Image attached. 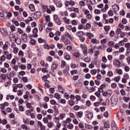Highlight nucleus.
Returning a JSON list of instances; mask_svg holds the SVG:
<instances>
[{
	"label": "nucleus",
	"mask_w": 130,
	"mask_h": 130,
	"mask_svg": "<svg viewBox=\"0 0 130 130\" xmlns=\"http://www.w3.org/2000/svg\"><path fill=\"white\" fill-rule=\"evenodd\" d=\"M58 89L59 92H60V93H62V94H64V92H66V89L61 86H59Z\"/></svg>",
	"instance_id": "13"
},
{
	"label": "nucleus",
	"mask_w": 130,
	"mask_h": 130,
	"mask_svg": "<svg viewBox=\"0 0 130 130\" xmlns=\"http://www.w3.org/2000/svg\"><path fill=\"white\" fill-rule=\"evenodd\" d=\"M129 79V75L128 74H125L122 78L121 82L124 84H125L127 82V80Z\"/></svg>",
	"instance_id": "3"
},
{
	"label": "nucleus",
	"mask_w": 130,
	"mask_h": 130,
	"mask_svg": "<svg viewBox=\"0 0 130 130\" xmlns=\"http://www.w3.org/2000/svg\"><path fill=\"white\" fill-rule=\"evenodd\" d=\"M102 61H103V62H107V58H106V57L104 56L102 58Z\"/></svg>",
	"instance_id": "61"
},
{
	"label": "nucleus",
	"mask_w": 130,
	"mask_h": 130,
	"mask_svg": "<svg viewBox=\"0 0 130 130\" xmlns=\"http://www.w3.org/2000/svg\"><path fill=\"white\" fill-rule=\"evenodd\" d=\"M124 46L126 48H130V43H126L124 44Z\"/></svg>",
	"instance_id": "62"
},
{
	"label": "nucleus",
	"mask_w": 130,
	"mask_h": 130,
	"mask_svg": "<svg viewBox=\"0 0 130 130\" xmlns=\"http://www.w3.org/2000/svg\"><path fill=\"white\" fill-rule=\"evenodd\" d=\"M94 106L98 107L99 105H101V102H95L93 103Z\"/></svg>",
	"instance_id": "43"
},
{
	"label": "nucleus",
	"mask_w": 130,
	"mask_h": 130,
	"mask_svg": "<svg viewBox=\"0 0 130 130\" xmlns=\"http://www.w3.org/2000/svg\"><path fill=\"white\" fill-rule=\"evenodd\" d=\"M73 54L75 57H79L80 56V53L79 52H74Z\"/></svg>",
	"instance_id": "54"
},
{
	"label": "nucleus",
	"mask_w": 130,
	"mask_h": 130,
	"mask_svg": "<svg viewBox=\"0 0 130 130\" xmlns=\"http://www.w3.org/2000/svg\"><path fill=\"white\" fill-rule=\"evenodd\" d=\"M126 60L127 61V63L130 66V57H127L126 59Z\"/></svg>",
	"instance_id": "64"
},
{
	"label": "nucleus",
	"mask_w": 130,
	"mask_h": 130,
	"mask_svg": "<svg viewBox=\"0 0 130 130\" xmlns=\"http://www.w3.org/2000/svg\"><path fill=\"white\" fill-rule=\"evenodd\" d=\"M94 14H95V15H99L101 13V11L98 9H95L94 11Z\"/></svg>",
	"instance_id": "40"
},
{
	"label": "nucleus",
	"mask_w": 130,
	"mask_h": 130,
	"mask_svg": "<svg viewBox=\"0 0 130 130\" xmlns=\"http://www.w3.org/2000/svg\"><path fill=\"white\" fill-rule=\"evenodd\" d=\"M71 67L72 69H76V68H78L79 67V65H78V64H76L75 63H72L71 64Z\"/></svg>",
	"instance_id": "47"
},
{
	"label": "nucleus",
	"mask_w": 130,
	"mask_h": 130,
	"mask_svg": "<svg viewBox=\"0 0 130 130\" xmlns=\"http://www.w3.org/2000/svg\"><path fill=\"white\" fill-rule=\"evenodd\" d=\"M73 122L74 124H79V121H78V119L74 118L73 120Z\"/></svg>",
	"instance_id": "57"
},
{
	"label": "nucleus",
	"mask_w": 130,
	"mask_h": 130,
	"mask_svg": "<svg viewBox=\"0 0 130 130\" xmlns=\"http://www.w3.org/2000/svg\"><path fill=\"white\" fill-rule=\"evenodd\" d=\"M63 22L64 23H66V24H70V19H67V17H64L63 18Z\"/></svg>",
	"instance_id": "29"
},
{
	"label": "nucleus",
	"mask_w": 130,
	"mask_h": 130,
	"mask_svg": "<svg viewBox=\"0 0 130 130\" xmlns=\"http://www.w3.org/2000/svg\"><path fill=\"white\" fill-rule=\"evenodd\" d=\"M111 101L113 106H114L116 104H117V99H116L113 97L112 98Z\"/></svg>",
	"instance_id": "11"
},
{
	"label": "nucleus",
	"mask_w": 130,
	"mask_h": 130,
	"mask_svg": "<svg viewBox=\"0 0 130 130\" xmlns=\"http://www.w3.org/2000/svg\"><path fill=\"white\" fill-rule=\"evenodd\" d=\"M38 32V29L37 28H35L33 30V37H38V34L37 33Z\"/></svg>",
	"instance_id": "9"
},
{
	"label": "nucleus",
	"mask_w": 130,
	"mask_h": 130,
	"mask_svg": "<svg viewBox=\"0 0 130 130\" xmlns=\"http://www.w3.org/2000/svg\"><path fill=\"white\" fill-rule=\"evenodd\" d=\"M41 12H36L33 16V18L34 19H35L36 20L37 19H39V18H40V17H41Z\"/></svg>",
	"instance_id": "7"
},
{
	"label": "nucleus",
	"mask_w": 130,
	"mask_h": 130,
	"mask_svg": "<svg viewBox=\"0 0 130 130\" xmlns=\"http://www.w3.org/2000/svg\"><path fill=\"white\" fill-rule=\"evenodd\" d=\"M87 22H88V20H87V19L82 18L81 19V24H86V23H87Z\"/></svg>",
	"instance_id": "36"
},
{
	"label": "nucleus",
	"mask_w": 130,
	"mask_h": 130,
	"mask_svg": "<svg viewBox=\"0 0 130 130\" xmlns=\"http://www.w3.org/2000/svg\"><path fill=\"white\" fill-rule=\"evenodd\" d=\"M11 47L12 48H13V53H14L15 54H17V53H18V52H19V48L17 47V46H16V44L14 43L12 44L11 45Z\"/></svg>",
	"instance_id": "6"
},
{
	"label": "nucleus",
	"mask_w": 130,
	"mask_h": 130,
	"mask_svg": "<svg viewBox=\"0 0 130 130\" xmlns=\"http://www.w3.org/2000/svg\"><path fill=\"white\" fill-rule=\"evenodd\" d=\"M73 12H75L76 13V14H79V11H80V9L79 8H76L75 7H73Z\"/></svg>",
	"instance_id": "44"
},
{
	"label": "nucleus",
	"mask_w": 130,
	"mask_h": 130,
	"mask_svg": "<svg viewBox=\"0 0 130 130\" xmlns=\"http://www.w3.org/2000/svg\"><path fill=\"white\" fill-rule=\"evenodd\" d=\"M85 5V2H84L83 1H80L79 2V5L81 7H84Z\"/></svg>",
	"instance_id": "63"
},
{
	"label": "nucleus",
	"mask_w": 130,
	"mask_h": 130,
	"mask_svg": "<svg viewBox=\"0 0 130 130\" xmlns=\"http://www.w3.org/2000/svg\"><path fill=\"white\" fill-rule=\"evenodd\" d=\"M64 43L66 45H68V44H72V42H71V41H70V40H66L64 41Z\"/></svg>",
	"instance_id": "49"
},
{
	"label": "nucleus",
	"mask_w": 130,
	"mask_h": 130,
	"mask_svg": "<svg viewBox=\"0 0 130 130\" xmlns=\"http://www.w3.org/2000/svg\"><path fill=\"white\" fill-rule=\"evenodd\" d=\"M21 128H22V129H25L27 130L28 129V127H27V126H26L24 124H22L20 126Z\"/></svg>",
	"instance_id": "53"
},
{
	"label": "nucleus",
	"mask_w": 130,
	"mask_h": 130,
	"mask_svg": "<svg viewBox=\"0 0 130 130\" xmlns=\"http://www.w3.org/2000/svg\"><path fill=\"white\" fill-rule=\"evenodd\" d=\"M113 64L114 67H116L117 68H120L121 67V62L117 59H115L113 60Z\"/></svg>",
	"instance_id": "2"
},
{
	"label": "nucleus",
	"mask_w": 130,
	"mask_h": 130,
	"mask_svg": "<svg viewBox=\"0 0 130 130\" xmlns=\"http://www.w3.org/2000/svg\"><path fill=\"white\" fill-rule=\"evenodd\" d=\"M14 40L15 41L16 44H18V45H20L22 42L21 39H20L19 38H16L14 39Z\"/></svg>",
	"instance_id": "17"
},
{
	"label": "nucleus",
	"mask_w": 130,
	"mask_h": 130,
	"mask_svg": "<svg viewBox=\"0 0 130 130\" xmlns=\"http://www.w3.org/2000/svg\"><path fill=\"white\" fill-rule=\"evenodd\" d=\"M120 80V76H117L114 78V81H115L116 83H118Z\"/></svg>",
	"instance_id": "42"
},
{
	"label": "nucleus",
	"mask_w": 130,
	"mask_h": 130,
	"mask_svg": "<svg viewBox=\"0 0 130 130\" xmlns=\"http://www.w3.org/2000/svg\"><path fill=\"white\" fill-rule=\"evenodd\" d=\"M108 77H113V72L112 71H109L108 72Z\"/></svg>",
	"instance_id": "59"
},
{
	"label": "nucleus",
	"mask_w": 130,
	"mask_h": 130,
	"mask_svg": "<svg viewBox=\"0 0 130 130\" xmlns=\"http://www.w3.org/2000/svg\"><path fill=\"white\" fill-rule=\"evenodd\" d=\"M54 96L56 99H60L61 98V95L58 93H55Z\"/></svg>",
	"instance_id": "34"
},
{
	"label": "nucleus",
	"mask_w": 130,
	"mask_h": 130,
	"mask_svg": "<svg viewBox=\"0 0 130 130\" xmlns=\"http://www.w3.org/2000/svg\"><path fill=\"white\" fill-rule=\"evenodd\" d=\"M9 38L10 39L11 41H14V40H15V36H14V34H9Z\"/></svg>",
	"instance_id": "24"
},
{
	"label": "nucleus",
	"mask_w": 130,
	"mask_h": 130,
	"mask_svg": "<svg viewBox=\"0 0 130 130\" xmlns=\"http://www.w3.org/2000/svg\"><path fill=\"white\" fill-rule=\"evenodd\" d=\"M18 66L21 69V70H26V66L25 64H21V63H18Z\"/></svg>",
	"instance_id": "16"
},
{
	"label": "nucleus",
	"mask_w": 130,
	"mask_h": 130,
	"mask_svg": "<svg viewBox=\"0 0 130 130\" xmlns=\"http://www.w3.org/2000/svg\"><path fill=\"white\" fill-rule=\"evenodd\" d=\"M83 35H84V32L82 31H77L76 32V36L77 37H81Z\"/></svg>",
	"instance_id": "22"
},
{
	"label": "nucleus",
	"mask_w": 130,
	"mask_h": 130,
	"mask_svg": "<svg viewBox=\"0 0 130 130\" xmlns=\"http://www.w3.org/2000/svg\"><path fill=\"white\" fill-rule=\"evenodd\" d=\"M119 52L123 53L124 52V48L123 47H122L121 48H119V51H115V53H116L117 54H118Z\"/></svg>",
	"instance_id": "14"
},
{
	"label": "nucleus",
	"mask_w": 130,
	"mask_h": 130,
	"mask_svg": "<svg viewBox=\"0 0 130 130\" xmlns=\"http://www.w3.org/2000/svg\"><path fill=\"white\" fill-rule=\"evenodd\" d=\"M108 45L111 47H113V46H114V42H113V41H110L108 43Z\"/></svg>",
	"instance_id": "48"
},
{
	"label": "nucleus",
	"mask_w": 130,
	"mask_h": 130,
	"mask_svg": "<svg viewBox=\"0 0 130 130\" xmlns=\"http://www.w3.org/2000/svg\"><path fill=\"white\" fill-rule=\"evenodd\" d=\"M64 117H66L65 113H61L59 115V119H61V120H62L63 119V118H64Z\"/></svg>",
	"instance_id": "26"
},
{
	"label": "nucleus",
	"mask_w": 130,
	"mask_h": 130,
	"mask_svg": "<svg viewBox=\"0 0 130 130\" xmlns=\"http://www.w3.org/2000/svg\"><path fill=\"white\" fill-rule=\"evenodd\" d=\"M90 73L91 75H95V74H97V70L96 69L91 70L90 71Z\"/></svg>",
	"instance_id": "45"
},
{
	"label": "nucleus",
	"mask_w": 130,
	"mask_h": 130,
	"mask_svg": "<svg viewBox=\"0 0 130 130\" xmlns=\"http://www.w3.org/2000/svg\"><path fill=\"white\" fill-rule=\"evenodd\" d=\"M104 125L105 128H109V127H110V126H109V123L107 122H105L104 124Z\"/></svg>",
	"instance_id": "38"
},
{
	"label": "nucleus",
	"mask_w": 130,
	"mask_h": 130,
	"mask_svg": "<svg viewBox=\"0 0 130 130\" xmlns=\"http://www.w3.org/2000/svg\"><path fill=\"white\" fill-rule=\"evenodd\" d=\"M32 21H33V18L31 17H28L27 19L24 20L26 24H29Z\"/></svg>",
	"instance_id": "21"
},
{
	"label": "nucleus",
	"mask_w": 130,
	"mask_h": 130,
	"mask_svg": "<svg viewBox=\"0 0 130 130\" xmlns=\"http://www.w3.org/2000/svg\"><path fill=\"white\" fill-rule=\"evenodd\" d=\"M29 9L31 12H35V6L33 4H30L29 6Z\"/></svg>",
	"instance_id": "19"
},
{
	"label": "nucleus",
	"mask_w": 130,
	"mask_h": 130,
	"mask_svg": "<svg viewBox=\"0 0 130 130\" xmlns=\"http://www.w3.org/2000/svg\"><path fill=\"white\" fill-rule=\"evenodd\" d=\"M87 118H88V119H92L93 118V114L91 113H89L86 115Z\"/></svg>",
	"instance_id": "33"
},
{
	"label": "nucleus",
	"mask_w": 130,
	"mask_h": 130,
	"mask_svg": "<svg viewBox=\"0 0 130 130\" xmlns=\"http://www.w3.org/2000/svg\"><path fill=\"white\" fill-rule=\"evenodd\" d=\"M5 15H4V13L0 12V19L1 21H3V22H6V18H5Z\"/></svg>",
	"instance_id": "15"
},
{
	"label": "nucleus",
	"mask_w": 130,
	"mask_h": 130,
	"mask_svg": "<svg viewBox=\"0 0 130 130\" xmlns=\"http://www.w3.org/2000/svg\"><path fill=\"white\" fill-rule=\"evenodd\" d=\"M58 67V65H57V63L54 62V63H53L51 66V69L53 71H54V70H56Z\"/></svg>",
	"instance_id": "20"
},
{
	"label": "nucleus",
	"mask_w": 130,
	"mask_h": 130,
	"mask_svg": "<svg viewBox=\"0 0 130 130\" xmlns=\"http://www.w3.org/2000/svg\"><path fill=\"white\" fill-rule=\"evenodd\" d=\"M48 78H49V75H45L42 78V80L44 81V82H46V80H47V79H48Z\"/></svg>",
	"instance_id": "35"
},
{
	"label": "nucleus",
	"mask_w": 130,
	"mask_h": 130,
	"mask_svg": "<svg viewBox=\"0 0 130 130\" xmlns=\"http://www.w3.org/2000/svg\"><path fill=\"white\" fill-rule=\"evenodd\" d=\"M124 70L125 72H126V73H128L130 70V68L129 67L127 66V65H125L124 66Z\"/></svg>",
	"instance_id": "27"
},
{
	"label": "nucleus",
	"mask_w": 130,
	"mask_h": 130,
	"mask_svg": "<svg viewBox=\"0 0 130 130\" xmlns=\"http://www.w3.org/2000/svg\"><path fill=\"white\" fill-rule=\"evenodd\" d=\"M47 126L49 128H51V127L53 126V123L51 121H49V122L47 123Z\"/></svg>",
	"instance_id": "28"
},
{
	"label": "nucleus",
	"mask_w": 130,
	"mask_h": 130,
	"mask_svg": "<svg viewBox=\"0 0 130 130\" xmlns=\"http://www.w3.org/2000/svg\"><path fill=\"white\" fill-rule=\"evenodd\" d=\"M86 35L88 37V38H89V39H92V38L94 37V35H93L91 32H87Z\"/></svg>",
	"instance_id": "25"
},
{
	"label": "nucleus",
	"mask_w": 130,
	"mask_h": 130,
	"mask_svg": "<svg viewBox=\"0 0 130 130\" xmlns=\"http://www.w3.org/2000/svg\"><path fill=\"white\" fill-rule=\"evenodd\" d=\"M19 76H25L26 75V72L24 71H22L19 72Z\"/></svg>",
	"instance_id": "46"
},
{
	"label": "nucleus",
	"mask_w": 130,
	"mask_h": 130,
	"mask_svg": "<svg viewBox=\"0 0 130 130\" xmlns=\"http://www.w3.org/2000/svg\"><path fill=\"white\" fill-rule=\"evenodd\" d=\"M124 45V43H123V41H120L119 42V43L116 44L114 46V47L116 49H119L120 46H123Z\"/></svg>",
	"instance_id": "5"
},
{
	"label": "nucleus",
	"mask_w": 130,
	"mask_h": 130,
	"mask_svg": "<svg viewBox=\"0 0 130 130\" xmlns=\"http://www.w3.org/2000/svg\"><path fill=\"white\" fill-rule=\"evenodd\" d=\"M0 32H1L3 35H4L5 36H7V35H8V31L3 28H0Z\"/></svg>",
	"instance_id": "10"
},
{
	"label": "nucleus",
	"mask_w": 130,
	"mask_h": 130,
	"mask_svg": "<svg viewBox=\"0 0 130 130\" xmlns=\"http://www.w3.org/2000/svg\"><path fill=\"white\" fill-rule=\"evenodd\" d=\"M48 120H49L47 117H44L43 119V121L44 123H48L49 122Z\"/></svg>",
	"instance_id": "56"
},
{
	"label": "nucleus",
	"mask_w": 130,
	"mask_h": 130,
	"mask_svg": "<svg viewBox=\"0 0 130 130\" xmlns=\"http://www.w3.org/2000/svg\"><path fill=\"white\" fill-rule=\"evenodd\" d=\"M112 130H117V125L115 123L112 124Z\"/></svg>",
	"instance_id": "32"
},
{
	"label": "nucleus",
	"mask_w": 130,
	"mask_h": 130,
	"mask_svg": "<svg viewBox=\"0 0 130 130\" xmlns=\"http://www.w3.org/2000/svg\"><path fill=\"white\" fill-rule=\"evenodd\" d=\"M26 106L27 107V108L30 109L31 111H34V108L32 107V104L31 103L27 102L26 103Z\"/></svg>",
	"instance_id": "8"
},
{
	"label": "nucleus",
	"mask_w": 130,
	"mask_h": 130,
	"mask_svg": "<svg viewBox=\"0 0 130 130\" xmlns=\"http://www.w3.org/2000/svg\"><path fill=\"white\" fill-rule=\"evenodd\" d=\"M83 111H80L77 113V116H78L79 118H81V117H83Z\"/></svg>",
	"instance_id": "30"
},
{
	"label": "nucleus",
	"mask_w": 130,
	"mask_h": 130,
	"mask_svg": "<svg viewBox=\"0 0 130 130\" xmlns=\"http://www.w3.org/2000/svg\"><path fill=\"white\" fill-rule=\"evenodd\" d=\"M16 62H17V60H16V59L13 58L11 62V66H13V65L15 66Z\"/></svg>",
	"instance_id": "52"
},
{
	"label": "nucleus",
	"mask_w": 130,
	"mask_h": 130,
	"mask_svg": "<svg viewBox=\"0 0 130 130\" xmlns=\"http://www.w3.org/2000/svg\"><path fill=\"white\" fill-rule=\"evenodd\" d=\"M69 2V5L70 6H72V7H73V6H75L76 5V2H75V1H73L72 0H71Z\"/></svg>",
	"instance_id": "41"
},
{
	"label": "nucleus",
	"mask_w": 130,
	"mask_h": 130,
	"mask_svg": "<svg viewBox=\"0 0 130 130\" xmlns=\"http://www.w3.org/2000/svg\"><path fill=\"white\" fill-rule=\"evenodd\" d=\"M112 9H113L115 13H116V12L119 10V7H118L117 5H113L112 6Z\"/></svg>",
	"instance_id": "18"
},
{
	"label": "nucleus",
	"mask_w": 130,
	"mask_h": 130,
	"mask_svg": "<svg viewBox=\"0 0 130 130\" xmlns=\"http://www.w3.org/2000/svg\"><path fill=\"white\" fill-rule=\"evenodd\" d=\"M0 78H1L2 79V80H6V79H7V76L5 75V74H2L0 76Z\"/></svg>",
	"instance_id": "60"
},
{
	"label": "nucleus",
	"mask_w": 130,
	"mask_h": 130,
	"mask_svg": "<svg viewBox=\"0 0 130 130\" xmlns=\"http://www.w3.org/2000/svg\"><path fill=\"white\" fill-rule=\"evenodd\" d=\"M10 97L11 100H13V99H15V96L11 94H8L7 95L6 100H10Z\"/></svg>",
	"instance_id": "23"
},
{
	"label": "nucleus",
	"mask_w": 130,
	"mask_h": 130,
	"mask_svg": "<svg viewBox=\"0 0 130 130\" xmlns=\"http://www.w3.org/2000/svg\"><path fill=\"white\" fill-rule=\"evenodd\" d=\"M116 73L120 76L122 75V74H123V73L122 72V70L118 68L116 69Z\"/></svg>",
	"instance_id": "12"
},
{
	"label": "nucleus",
	"mask_w": 130,
	"mask_h": 130,
	"mask_svg": "<svg viewBox=\"0 0 130 130\" xmlns=\"http://www.w3.org/2000/svg\"><path fill=\"white\" fill-rule=\"evenodd\" d=\"M82 98H83V99H87L88 98V95L85 93H84L82 96H81Z\"/></svg>",
	"instance_id": "58"
},
{
	"label": "nucleus",
	"mask_w": 130,
	"mask_h": 130,
	"mask_svg": "<svg viewBox=\"0 0 130 130\" xmlns=\"http://www.w3.org/2000/svg\"><path fill=\"white\" fill-rule=\"evenodd\" d=\"M69 105L70 106H73V105H75V103L74 102V101L72 100H69Z\"/></svg>",
	"instance_id": "55"
},
{
	"label": "nucleus",
	"mask_w": 130,
	"mask_h": 130,
	"mask_svg": "<svg viewBox=\"0 0 130 130\" xmlns=\"http://www.w3.org/2000/svg\"><path fill=\"white\" fill-rule=\"evenodd\" d=\"M42 10L43 11V12H46V11L47 10V6L42 5Z\"/></svg>",
	"instance_id": "51"
},
{
	"label": "nucleus",
	"mask_w": 130,
	"mask_h": 130,
	"mask_svg": "<svg viewBox=\"0 0 130 130\" xmlns=\"http://www.w3.org/2000/svg\"><path fill=\"white\" fill-rule=\"evenodd\" d=\"M31 112H33V111H31V110H26L25 111V113L27 116H29V115H30V113H31Z\"/></svg>",
	"instance_id": "50"
},
{
	"label": "nucleus",
	"mask_w": 130,
	"mask_h": 130,
	"mask_svg": "<svg viewBox=\"0 0 130 130\" xmlns=\"http://www.w3.org/2000/svg\"><path fill=\"white\" fill-rule=\"evenodd\" d=\"M85 128H87V129H91L93 127H92V125L86 123L85 124Z\"/></svg>",
	"instance_id": "39"
},
{
	"label": "nucleus",
	"mask_w": 130,
	"mask_h": 130,
	"mask_svg": "<svg viewBox=\"0 0 130 130\" xmlns=\"http://www.w3.org/2000/svg\"><path fill=\"white\" fill-rule=\"evenodd\" d=\"M67 128L69 129H73V128H74V124H73L72 123H69L68 125H67Z\"/></svg>",
	"instance_id": "31"
},
{
	"label": "nucleus",
	"mask_w": 130,
	"mask_h": 130,
	"mask_svg": "<svg viewBox=\"0 0 130 130\" xmlns=\"http://www.w3.org/2000/svg\"><path fill=\"white\" fill-rule=\"evenodd\" d=\"M84 15L86 16V19H88V20H91L92 19V15L90 14V11L88 10H85L84 11Z\"/></svg>",
	"instance_id": "1"
},
{
	"label": "nucleus",
	"mask_w": 130,
	"mask_h": 130,
	"mask_svg": "<svg viewBox=\"0 0 130 130\" xmlns=\"http://www.w3.org/2000/svg\"><path fill=\"white\" fill-rule=\"evenodd\" d=\"M56 129H59V128H60V126H61V124L60 122H57L56 124Z\"/></svg>",
	"instance_id": "37"
},
{
	"label": "nucleus",
	"mask_w": 130,
	"mask_h": 130,
	"mask_svg": "<svg viewBox=\"0 0 130 130\" xmlns=\"http://www.w3.org/2000/svg\"><path fill=\"white\" fill-rule=\"evenodd\" d=\"M53 17L55 23H56L57 25H61V21H60V19H59V18H58V16L55 14L53 15Z\"/></svg>",
	"instance_id": "4"
}]
</instances>
